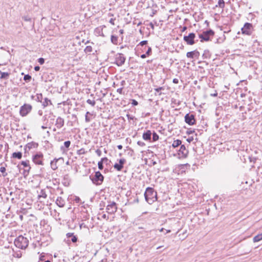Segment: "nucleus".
Listing matches in <instances>:
<instances>
[{
    "label": "nucleus",
    "instance_id": "1",
    "mask_svg": "<svg viewBox=\"0 0 262 262\" xmlns=\"http://www.w3.org/2000/svg\"><path fill=\"white\" fill-rule=\"evenodd\" d=\"M157 193L154 188L151 187H147L144 193V196L146 201L149 204H152L154 202L157 200Z\"/></svg>",
    "mask_w": 262,
    "mask_h": 262
},
{
    "label": "nucleus",
    "instance_id": "2",
    "mask_svg": "<svg viewBox=\"0 0 262 262\" xmlns=\"http://www.w3.org/2000/svg\"><path fill=\"white\" fill-rule=\"evenodd\" d=\"M14 243L16 247L25 249L28 246L29 241L26 237L19 235L15 239Z\"/></svg>",
    "mask_w": 262,
    "mask_h": 262
},
{
    "label": "nucleus",
    "instance_id": "3",
    "mask_svg": "<svg viewBox=\"0 0 262 262\" xmlns=\"http://www.w3.org/2000/svg\"><path fill=\"white\" fill-rule=\"evenodd\" d=\"M91 180L96 185H100L103 181L104 177L100 171H96L94 176H90Z\"/></svg>",
    "mask_w": 262,
    "mask_h": 262
},
{
    "label": "nucleus",
    "instance_id": "4",
    "mask_svg": "<svg viewBox=\"0 0 262 262\" xmlns=\"http://www.w3.org/2000/svg\"><path fill=\"white\" fill-rule=\"evenodd\" d=\"M254 31V28L252 24L246 23L244 27L241 29L242 33L244 35L250 36Z\"/></svg>",
    "mask_w": 262,
    "mask_h": 262
},
{
    "label": "nucleus",
    "instance_id": "5",
    "mask_svg": "<svg viewBox=\"0 0 262 262\" xmlns=\"http://www.w3.org/2000/svg\"><path fill=\"white\" fill-rule=\"evenodd\" d=\"M214 34V32L212 30H209L204 31L202 34H200L199 36L201 39V41H209L210 40V37L213 36Z\"/></svg>",
    "mask_w": 262,
    "mask_h": 262
},
{
    "label": "nucleus",
    "instance_id": "6",
    "mask_svg": "<svg viewBox=\"0 0 262 262\" xmlns=\"http://www.w3.org/2000/svg\"><path fill=\"white\" fill-rule=\"evenodd\" d=\"M43 155L41 152H37L32 156V161L36 165H43Z\"/></svg>",
    "mask_w": 262,
    "mask_h": 262
},
{
    "label": "nucleus",
    "instance_id": "7",
    "mask_svg": "<svg viewBox=\"0 0 262 262\" xmlns=\"http://www.w3.org/2000/svg\"><path fill=\"white\" fill-rule=\"evenodd\" d=\"M195 34L194 33H190L188 35H185L183 37L184 40L188 45H193L195 43L194 38Z\"/></svg>",
    "mask_w": 262,
    "mask_h": 262
},
{
    "label": "nucleus",
    "instance_id": "8",
    "mask_svg": "<svg viewBox=\"0 0 262 262\" xmlns=\"http://www.w3.org/2000/svg\"><path fill=\"white\" fill-rule=\"evenodd\" d=\"M32 106L30 104H25L20 108L19 113L21 116H26L32 110Z\"/></svg>",
    "mask_w": 262,
    "mask_h": 262
},
{
    "label": "nucleus",
    "instance_id": "9",
    "mask_svg": "<svg viewBox=\"0 0 262 262\" xmlns=\"http://www.w3.org/2000/svg\"><path fill=\"white\" fill-rule=\"evenodd\" d=\"M107 212L109 214H113L117 211V207L116 203L114 202L110 203L106 206Z\"/></svg>",
    "mask_w": 262,
    "mask_h": 262
},
{
    "label": "nucleus",
    "instance_id": "10",
    "mask_svg": "<svg viewBox=\"0 0 262 262\" xmlns=\"http://www.w3.org/2000/svg\"><path fill=\"white\" fill-rule=\"evenodd\" d=\"M125 61V58L122 54H118L115 58V63L118 66H122Z\"/></svg>",
    "mask_w": 262,
    "mask_h": 262
},
{
    "label": "nucleus",
    "instance_id": "11",
    "mask_svg": "<svg viewBox=\"0 0 262 262\" xmlns=\"http://www.w3.org/2000/svg\"><path fill=\"white\" fill-rule=\"evenodd\" d=\"M185 121L186 123L190 125H193L195 123L194 116L192 114H187L185 116Z\"/></svg>",
    "mask_w": 262,
    "mask_h": 262
},
{
    "label": "nucleus",
    "instance_id": "12",
    "mask_svg": "<svg viewBox=\"0 0 262 262\" xmlns=\"http://www.w3.org/2000/svg\"><path fill=\"white\" fill-rule=\"evenodd\" d=\"M188 154V150L186 149L185 145H181L178 151V155L181 158H186Z\"/></svg>",
    "mask_w": 262,
    "mask_h": 262
},
{
    "label": "nucleus",
    "instance_id": "13",
    "mask_svg": "<svg viewBox=\"0 0 262 262\" xmlns=\"http://www.w3.org/2000/svg\"><path fill=\"white\" fill-rule=\"evenodd\" d=\"M126 162V160L124 159H120L119 160V163H115L114 167L118 171H121L123 168V165Z\"/></svg>",
    "mask_w": 262,
    "mask_h": 262
},
{
    "label": "nucleus",
    "instance_id": "14",
    "mask_svg": "<svg viewBox=\"0 0 262 262\" xmlns=\"http://www.w3.org/2000/svg\"><path fill=\"white\" fill-rule=\"evenodd\" d=\"M200 56V53L194 50L191 52H188L186 54V56L188 58H193L194 57L198 58Z\"/></svg>",
    "mask_w": 262,
    "mask_h": 262
},
{
    "label": "nucleus",
    "instance_id": "15",
    "mask_svg": "<svg viewBox=\"0 0 262 262\" xmlns=\"http://www.w3.org/2000/svg\"><path fill=\"white\" fill-rule=\"evenodd\" d=\"M105 28V26H99L94 30V33L97 36H104L103 33V28Z\"/></svg>",
    "mask_w": 262,
    "mask_h": 262
},
{
    "label": "nucleus",
    "instance_id": "16",
    "mask_svg": "<svg viewBox=\"0 0 262 262\" xmlns=\"http://www.w3.org/2000/svg\"><path fill=\"white\" fill-rule=\"evenodd\" d=\"M64 119L59 117L56 119L55 125L58 128H60L64 125Z\"/></svg>",
    "mask_w": 262,
    "mask_h": 262
},
{
    "label": "nucleus",
    "instance_id": "17",
    "mask_svg": "<svg viewBox=\"0 0 262 262\" xmlns=\"http://www.w3.org/2000/svg\"><path fill=\"white\" fill-rule=\"evenodd\" d=\"M38 146V144L37 143L34 142H31L30 143H28L26 145V148H28L29 150L32 149V148H37Z\"/></svg>",
    "mask_w": 262,
    "mask_h": 262
},
{
    "label": "nucleus",
    "instance_id": "18",
    "mask_svg": "<svg viewBox=\"0 0 262 262\" xmlns=\"http://www.w3.org/2000/svg\"><path fill=\"white\" fill-rule=\"evenodd\" d=\"M151 133L150 130H148L143 134V138L145 140H150L151 139Z\"/></svg>",
    "mask_w": 262,
    "mask_h": 262
},
{
    "label": "nucleus",
    "instance_id": "19",
    "mask_svg": "<svg viewBox=\"0 0 262 262\" xmlns=\"http://www.w3.org/2000/svg\"><path fill=\"white\" fill-rule=\"evenodd\" d=\"M60 158L59 159H56V158H55L53 161H52L51 162V168L55 170L56 169H57L58 168V166H57V161L60 159Z\"/></svg>",
    "mask_w": 262,
    "mask_h": 262
},
{
    "label": "nucleus",
    "instance_id": "20",
    "mask_svg": "<svg viewBox=\"0 0 262 262\" xmlns=\"http://www.w3.org/2000/svg\"><path fill=\"white\" fill-rule=\"evenodd\" d=\"M56 203L60 207H63L64 205V200L61 197L57 198Z\"/></svg>",
    "mask_w": 262,
    "mask_h": 262
},
{
    "label": "nucleus",
    "instance_id": "21",
    "mask_svg": "<svg viewBox=\"0 0 262 262\" xmlns=\"http://www.w3.org/2000/svg\"><path fill=\"white\" fill-rule=\"evenodd\" d=\"M0 74L1 75L0 77L1 79H8L10 75L9 73L2 72L1 71H0Z\"/></svg>",
    "mask_w": 262,
    "mask_h": 262
},
{
    "label": "nucleus",
    "instance_id": "22",
    "mask_svg": "<svg viewBox=\"0 0 262 262\" xmlns=\"http://www.w3.org/2000/svg\"><path fill=\"white\" fill-rule=\"evenodd\" d=\"M41 103H42V105L43 108L48 106L49 104H51V105L52 104L51 101L47 98H45L44 99V101L43 102H42Z\"/></svg>",
    "mask_w": 262,
    "mask_h": 262
},
{
    "label": "nucleus",
    "instance_id": "23",
    "mask_svg": "<svg viewBox=\"0 0 262 262\" xmlns=\"http://www.w3.org/2000/svg\"><path fill=\"white\" fill-rule=\"evenodd\" d=\"M12 157L13 158L20 159L22 158V153L19 151L13 152Z\"/></svg>",
    "mask_w": 262,
    "mask_h": 262
},
{
    "label": "nucleus",
    "instance_id": "24",
    "mask_svg": "<svg viewBox=\"0 0 262 262\" xmlns=\"http://www.w3.org/2000/svg\"><path fill=\"white\" fill-rule=\"evenodd\" d=\"M262 240V233L255 236L253 238V241L254 243L258 242Z\"/></svg>",
    "mask_w": 262,
    "mask_h": 262
},
{
    "label": "nucleus",
    "instance_id": "25",
    "mask_svg": "<svg viewBox=\"0 0 262 262\" xmlns=\"http://www.w3.org/2000/svg\"><path fill=\"white\" fill-rule=\"evenodd\" d=\"M182 141L180 140H174L172 144L173 147L176 148L181 145Z\"/></svg>",
    "mask_w": 262,
    "mask_h": 262
},
{
    "label": "nucleus",
    "instance_id": "26",
    "mask_svg": "<svg viewBox=\"0 0 262 262\" xmlns=\"http://www.w3.org/2000/svg\"><path fill=\"white\" fill-rule=\"evenodd\" d=\"M47 196V195L46 193V192L43 190H41L38 195V199H40L42 198L43 199H46Z\"/></svg>",
    "mask_w": 262,
    "mask_h": 262
},
{
    "label": "nucleus",
    "instance_id": "27",
    "mask_svg": "<svg viewBox=\"0 0 262 262\" xmlns=\"http://www.w3.org/2000/svg\"><path fill=\"white\" fill-rule=\"evenodd\" d=\"M111 42L114 45L118 44V37L115 35H112L111 38Z\"/></svg>",
    "mask_w": 262,
    "mask_h": 262
},
{
    "label": "nucleus",
    "instance_id": "28",
    "mask_svg": "<svg viewBox=\"0 0 262 262\" xmlns=\"http://www.w3.org/2000/svg\"><path fill=\"white\" fill-rule=\"evenodd\" d=\"M225 2L224 0H219L217 5L215 7H219L223 9L225 7Z\"/></svg>",
    "mask_w": 262,
    "mask_h": 262
},
{
    "label": "nucleus",
    "instance_id": "29",
    "mask_svg": "<svg viewBox=\"0 0 262 262\" xmlns=\"http://www.w3.org/2000/svg\"><path fill=\"white\" fill-rule=\"evenodd\" d=\"M21 165H22L24 167H28V171H29V170L31 169V167L30 166L29 164V161H21Z\"/></svg>",
    "mask_w": 262,
    "mask_h": 262
},
{
    "label": "nucleus",
    "instance_id": "30",
    "mask_svg": "<svg viewBox=\"0 0 262 262\" xmlns=\"http://www.w3.org/2000/svg\"><path fill=\"white\" fill-rule=\"evenodd\" d=\"M43 99V96L42 94H36V100L38 102H42V100Z\"/></svg>",
    "mask_w": 262,
    "mask_h": 262
},
{
    "label": "nucleus",
    "instance_id": "31",
    "mask_svg": "<svg viewBox=\"0 0 262 262\" xmlns=\"http://www.w3.org/2000/svg\"><path fill=\"white\" fill-rule=\"evenodd\" d=\"M84 51L85 53H91L93 52V48L90 46H86Z\"/></svg>",
    "mask_w": 262,
    "mask_h": 262
},
{
    "label": "nucleus",
    "instance_id": "32",
    "mask_svg": "<svg viewBox=\"0 0 262 262\" xmlns=\"http://www.w3.org/2000/svg\"><path fill=\"white\" fill-rule=\"evenodd\" d=\"M159 139V136L158 135L155 133L154 132L152 134V140L153 141H156Z\"/></svg>",
    "mask_w": 262,
    "mask_h": 262
},
{
    "label": "nucleus",
    "instance_id": "33",
    "mask_svg": "<svg viewBox=\"0 0 262 262\" xmlns=\"http://www.w3.org/2000/svg\"><path fill=\"white\" fill-rule=\"evenodd\" d=\"M24 79L26 82L30 81L31 79V76L29 74L26 75L24 76Z\"/></svg>",
    "mask_w": 262,
    "mask_h": 262
},
{
    "label": "nucleus",
    "instance_id": "34",
    "mask_svg": "<svg viewBox=\"0 0 262 262\" xmlns=\"http://www.w3.org/2000/svg\"><path fill=\"white\" fill-rule=\"evenodd\" d=\"M86 102H87L88 104H89L91 105H92V106H94L95 105V104H96V102H95V100H91V99H88V100H86Z\"/></svg>",
    "mask_w": 262,
    "mask_h": 262
},
{
    "label": "nucleus",
    "instance_id": "35",
    "mask_svg": "<svg viewBox=\"0 0 262 262\" xmlns=\"http://www.w3.org/2000/svg\"><path fill=\"white\" fill-rule=\"evenodd\" d=\"M164 90V87H159V88L155 89V91H156V92L159 93V95H161V93L160 92L161 90Z\"/></svg>",
    "mask_w": 262,
    "mask_h": 262
},
{
    "label": "nucleus",
    "instance_id": "36",
    "mask_svg": "<svg viewBox=\"0 0 262 262\" xmlns=\"http://www.w3.org/2000/svg\"><path fill=\"white\" fill-rule=\"evenodd\" d=\"M86 153L85 149L84 148H81L80 149L77 151V154L79 155H84Z\"/></svg>",
    "mask_w": 262,
    "mask_h": 262
},
{
    "label": "nucleus",
    "instance_id": "37",
    "mask_svg": "<svg viewBox=\"0 0 262 262\" xmlns=\"http://www.w3.org/2000/svg\"><path fill=\"white\" fill-rule=\"evenodd\" d=\"M23 19L26 21H31V18L29 16H24L23 17Z\"/></svg>",
    "mask_w": 262,
    "mask_h": 262
},
{
    "label": "nucleus",
    "instance_id": "38",
    "mask_svg": "<svg viewBox=\"0 0 262 262\" xmlns=\"http://www.w3.org/2000/svg\"><path fill=\"white\" fill-rule=\"evenodd\" d=\"M98 166L99 169L102 170L103 168L102 161H99L98 163Z\"/></svg>",
    "mask_w": 262,
    "mask_h": 262
},
{
    "label": "nucleus",
    "instance_id": "39",
    "mask_svg": "<svg viewBox=\"0 0 262 262\" xmlns=\"http://www.w3.org/2000/svg\"><path fill=\"white\" fill-rule=\"evenodd\" d=\"M70 145H71V142L70 141H65L64 143V146L67 148L69 147Z\"/></svg>",
    "mask_w": 262,
    "mask_h": 262
},
{
    "label": "nucleus",
    "instance_id": "40",
    "mask_svg": "<svg viewBox=\"0 0 262 262\" xmlns=\"http://www.w3.org/2000/svg\"><path fill=\"white\" fill-rule=\"evenodd\" d=\"M38 61L40 63V64H43L45 62V59L43 58H39L38 59Z\"/></svg>",
    "mask_w": 262,
    "mask_h": 262
},
{
    "label": "nucleus",
    "instance_id": "41",
    "mask_svg": "<svg viewBox=\"0 0 262 262\" xmlns=\"http://www.w3.org/2000/svg\"><path fill=\"white\" fill-rule=\"evenodd\" d=\"M137 144L139 146H141V147H143V146H145V143H144L142 141H138Z\"/></svg>",
    "mask_w": 262,
    "mask_h": 262
},
{
    "label": "nucleus",
    "instance_id": "42",
    "mask_svg": "<svg viewBox=\"0 0 262 262\" xmlns=\"http://www.w3.org/2000/svg\"><path fill=\"white\" fill-rule=\"evenodd\" d=\"M151 47H148V50L146 51L145 54L147 56H149V55H150L151 54Z\"/></svg>",
    "mask_w": 262,
    "mask_h": 262
},
{
    "label": "nucleus",
    "instance_id": "43",
    "mask_svg": "<svg viewBox=\"0 0 262 262\" xmlns=\"http://www.w3.org/2000/svg\"><path fill=\"white\" fill-rule=\"evenodd\" d=\"M71 241L73 243H76L77 241V237L75 235H73L72 237Z\"/></svg>",
    "mask_w": 262,
    "mask_h": 262
},
{
    "label": "nucleus",
    "instance_id": "44",
    "mask_svg": "<svg viewBox=\"0 0 262 262\" xmlns=\"http://www.w3.org/2000/svg\"><path fill=\"white\" fill-rule=\"evenodd\" d=\"M96 153L98 155V156L100 157L101 156L102 152L101 150H100L99 149H97L96 150Z\"/></svg>",
    "mask_w": 262,
    "mask_h": 262
},
{
    "label": "nucleus",
    "instance_id": "45",
    "mask_svg": "<svg viewBox=\"0 0 262 262\" xmlns=\"http://www.w3.org/2000/svg\"><path fill=\"white\" fill-rule=\"evenodd\" d=\"M132 104H133V105L136 106L138 104V102L136 100L132 99Z\"/></svg>",
    "mask_w": 262,
    "mask_h": 262
},
{
    "label": "nucleus",
    "instance_id": "46",
    "mask_svg": "<svg viewBox=\"0 0 262 262\" xmlns=\"http://www.w3.org/2000/svg\"><path fill=\"white\" fill-rule=\"evenodd\" d=\"M147 43V40H143L139 43V45L143 46L145 45H146Z\"/></svg>",
    "mask_w": 262,
    "mask_h": 262
},
{
    "label": "nucleus",
    "instance_id": "47",
    "mask_svg": "<svg viewBox=\"0 0 262 262\" xmlns=\"http://www.w3.org/2000/svg\"><path fill=\"white\" fill-rule=\"evenodd\" d=\"M74 235V233H68L66 234L67 237H72Z\"/></svg>",
    "mask_w": 262,
    "mask_h": 262
},
{
    "label": "nucleus",
    "instance_id": "48",
    "mask_svg": "<svg viewBox=\"0 0 262 262\" xmlns=\"http://www.w3.org/2000/svg\"><path fill=\"white\" fill-rule=\"evenodd\" d=\"M85 120L86 122H89L91 120L90 118L87 115L85 116Z\"/></svg>",
    "mask_w": 262,
    "mask_h": 262
},
{
    "label": "nucleus",
    "instance_id": "49",
    "mask_svg": "<svg viewBox=\"0 0 262 262\" xmlns=\"http://www.w3.org/2000/svg\"><path fill=\"white\" fill-rule=\"evenodd\" d=\"M0 171L1 172H2V173H4L6 171V168L4 167H1L0 168Z\"/></svg>",
    "mask_w": 262,
    "mask_h": 262
},
{
    "label": "nucleus",
    "instance_id": "50",
    "mask_svg": "<svg viewBox=\"0 0 262 262\" xmlns=\"http://www.w3.org/2000/svg\"><path fill=\"white\" fill-rule=\"evenodd\" d=\"M74 201H75V202H76V203H79V202H80V199L79 197L76 196V197L75 198V199H74Z\"/></svg>",
    "mask_w": 262,
    "mask_h": 262
},
{
    "label": "nucleus",
    "instance_id": "51",
    "mask_svg": "<svg viewBox=\"0 0 262 262\" xmlns=\"http://www.w3.org/2000/svg\"><path fill=\"white\" fill-rule=\"evenodd\" d=\"M122 90L123 88L118 89L117 92H118L119 94H121L122 93Z\"/></svg>",
    "mask_w": 262,
    "mask_h": 262
},
{
    "label": "nucleus",
    "instance_id": "52",
    "mask_svg": "<svg viewBox=\"0 0 262 262\" xmlns=\"http://www.w3.org/2000/svg\"><path fill=\"white\" fill-rule=\"evenodd\" d=\"M173 82L174 83L177 84L179 83V80L177 78H174L173 79Z\"/></svg>",
    "mask_w": 262,
    "mask_h": 262
},
{
    "label": "nucleus",
    "instance_id": "53",
    "mask_svg": "<svg viewBox=\"0 0 262 262\" xmlns=\"http://www.w3.org/2000/svg\"><path fill=\"white\" fill-rule=\"evenodd\" d=\"M107 160H108L107 158L105 157V158H102L101 161H102V162H104L105 161L106 162L107 161Z\"/></svg>",
    "mask_w": 262,
    "mask_h": 262
},
{
    "label": "nucleus",
    "instance_id": "54",
    "mask_svg": "<svg viewBox=\"0 0 262 262\" xmlns=\"http://www.w3.org/2000/svg\"><path fill=\"white\" fill-rule=\"evenodd\" d=\"M39 69H40V67L39 66H36L34 68V70L36 71H38L39 70Z\"/></svg>",
    "mask_w": 262,
    "mask_h": 262
},
{
    "label": "nucleus",
    "instance_id": "55",
    "mask_svg": "<svg viewBox=\"0 0 262 262\" xmlns=\"http://www.w3.org/2000/svg\"><path fill=\"white\" fill-rule=\"evenodd\" d=\"M110 23L111 24H112V25H114V19L113 18H111L110 20Z\"/></svg>",
    "mask_w": 262,
    "mask_h": 262
},
{
    "label": "nucleus",
    "instance_id": "56",
    "mask_svg": "<svg viewBox=\"0 0 262 262\" xmlns=\"http://www.w3.org/2000/svg\"><path fill=\"white\" fill-rule=\"evenodd\" d=\"M147 55L146 54H144L141 55V57L143 59L146 58Z\"/></svg>",
    "mask_w": 262,
    "mask_h": 262
},
{
    "label": "nucleus",
    "instance_id": "57",
    "mask_svg": "<svg viewBox=\"0 0 262 262\" xmlns=\"http://www.w3.org/2000/svg\"><path fill=\"white\" fill-rule=\"evenodd\" d=\"M117 148L119 149H122L123 147L121 145H119L117 146Z\"/></svg>",
    "mask_w": 262,
    "mask_h": 262
},
{
    "label": "nucleus",
    "instance_id": "58",
    "mask_svg": "<svg viewBox=\"0 0 262 262\" xmlns=\"http://www.w3.org/2000/svg\"><path fill=\"white\" fill-rule=\"evenodd\" d=\"M127 117L128 119H130V120L133 119V117H131L129 115H127Z\"/></svg>",
    "mask_w": 262,
    "mask_h": 262
},
{
    "label": "nucleus",
    "instance_id": "59",
    "mask_svg": "<svg viewBox=\"0 0 262 262\" xmlns=\"http://www.w3.org/2000/svg\"><path fill=\"white\" fill-rule=\"evenodd\" d=\"M119 33L120 34H123L124 33V30L123 29H121L119 30Z\"/></svg>",
    "mask_w": 262,
    "mask_h": 262
},
{
    "label": "nucleus",
    "instance_id": "60",
    "mask_svg": "<svg viewBox=\"0 0 262 262\" xmlns=\"http://www.w3.org/2000/svg\"><path fill=\"white\" fill-rule=\"evenodd\" d=\"M186 29H187V27L184 26V27L183 28L182 31V32H184V31H185Z\"/></svg>",
    "mask_w": 262,
    "mask_h": 262
},
{
    "label": "nucleus",
    "instance_id": "61",
    "mask_svg": "<svg viewBox=\"0 0 262 262\" xmlns=\"http://www.w3.org/2000/svg\"><path fill=\"white\" fill-rule=\"evenodd\" d=\"M217 93H214V94H211V96H214V97H215V96H217Z\"/></svg>",
    "mask_w": 262,
    "mask_h": 262
},
{
    "label": "nucleus",
    "instance_id": "62",
    "mask_svg": "<svg viewBox=\"0 0 262 262\" xmlns=\"http://www.w3.org/2000/svg\"><path fill=\"white\" fill-rule=\"evenodd\" d=\"M135 202H136V203H138L139 202V199L138 198H137L135 201H134Z\"/></svg>",
    "mask_w": 262,
    "mask_h": 262
},
{
    "label": "nucleus",
    "instance_id": "63",
    "mask_svg": "<svg viewBox=\"0 0 262 262\" xmlns=\"http://www.w3.org/2000/svg\"><path fill=\"white\" fill-rule=\"evenodd\" d=\"M102 217H103V219H106V214H103V215H102Z\"/></svg>",
    "mask_w": 262,
    "mask_h": 262
},
{
    "label": "nucleus",
    "instance_id": "64",
    "mask_svg": "<svg viewBox=\"0 0 262 262\" xmlns=\"http://www.w3.org/2000/svg\"><path fill=\"white\" fill-rule=\"evenodd\" d=\"M170 232H171V231H170V230H166V234L168 233H170Z\"/></svg>",
    "mask_w": 262,
    "mask_h": 262
}]
</instances>
